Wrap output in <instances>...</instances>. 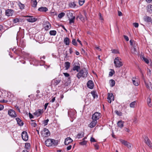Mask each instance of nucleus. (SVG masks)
<instances>
[{"mask_svg": "<svg viewBox=\"0 0 152 152\" xmlns=\"http://www.w3.org/2000/svg\"><path fill=\"white\" fill-rule=\"evenodd\" d=\"M88 74L87 71L86 69H84L81 70L77 74V76L79 79L81 77L85 78L87 77Z\"/></svg>", "mask_w": 152, "mask_h": 152, "instance_id": "obj_1", "label": "nucleus"}, {"mask_svg": "<svg viewBox=\"0 0 152 152\" xmlns=\"http://www.w3.org/2000/svg\"><path fill=\"white\" fill-rule=\"evenodd\" d=\"M45 144L48 147L53 145H56L58 144V141L53 139H47L45 142Z\"/></svg>", "mask_w": 152, "mask_h": 152, "instance_id": "obj_2", "label": "nucleus"}, {"mask_svg": "<svg viewBox=\"0 0 152 152\" xmlns=\"http://www.w3.org/2000/svg\"><path fill=\"white\" fill-rule=\"evenodd\" d=\"M114 63L116 67H120L123 65L121 59L118 57H116L115 58Z\"/></svg>", "mask_w": 152, "mask_h": 152, "instance_id": "obj_3", "label": "nucleus"}, {"mask_svg": "<svg viewBox=\"0 0 152 152\" xmlns=\"http://www.w3.org/2000/svg\"><path fill=\"white\" fill-rule=\"evenodd\" d=\"M41 135L44 137H46L49 136L50 134V132L49 130L45 128L41 131Z\"/></svg>", "mask_w": 152, "mask_h": 152, "instance_id": "obj_4", "label": "nucleus"}, {"mask_svg": "<svg viewBox=\"0 0 152 152\" xmlns=\"http://www.w3.org/2000/svg\"><path fill=\"white\" fill-rule=\"evenodd\" d=\"M101 114L98 112H96L92 116V120H95L97 121L100 118V115Z\"/></svg>", "mask_w": 152, "mask_h": 152, "instance_id": "obj_5", "label": "nucleus"}, {"mask_svg": "<svg viewBox=\"0 0 152 152\" xmlns=\"http://www.w3.org/2000/svg\"><path fill=\"white\" fill-rule=\"evenodd\" d=\"M22 137L24 141H27L28 139V136L27 133L26 131H23L22 133Z\"/></svg>", "mask_w": 152, "mask_h": 152, "instance_id": "obj_6", "label": "nucleus"}, {"mask_svg": "<svg viewBox=\"0 0 152 152\" xmlns=\"http://www.w3.org/2000/svg\"><path fill=\"white\" fill-rule=\"evenodd\" d=\"M108 94V95L107 98L108 101L109 103H110L112 101L114 100V97L112 93H109Z\"/></svg>", "mask_w": 152, "mask_h": 152, "instance_id": "obj_7", "label": "nucleus"}, {"mask_svg": "<svg viewBox=\"0 0 152 152\" xmlns=\"http://www.w3.org/2000/svg\"><path fill=\"white\" fill-rule=\"evenodd\" d=\"M8 114L12 117H15L17 116L15 111L12 109H10L8 110Z\"/></svg>", "mask_w": 152, "mask_h": 152, "instance_id": "obj_8", "label": "nucleus"}, {"mask_svg": "<svg viewBox=\"0 0 152 152\" xmlns=\"http://www.w3.org/2000/svg\"><path fill=\"white\" fill-rule=\"evenodd\" d=\"M13 13V11L11 9H7L5 11V15L8 17L12 16Z\"/></svg>", "mask_w": 152, "mask_h": 152, "instance_id": "obj_9", "label": "nucleus"}, {"mask_svg": "<svg viewBox=\"0 0 152 152\" xmlns=\"http://www.w3.org/2000/svg\"><path fill=\"white\" fill-rule=\"evenodd\" d=\"M144 140L145 143L148 145V146L150 147L151 146V143L150 140L146 136L144 137Z\"/></svg>", "mask_w": 152, "mask_h": 152, "instance_id": "obj_10", "label": "nucleus"}, {"mask_svg": "<svg viewBox=\"0 0 152 152\" xmlns=\"http://www.w3.org/2000/svg\"><path fill=\"white\" fill-rule=\"evenodd\" d=\"M88 87L90 89H93L94 87V83L92 80H89L87 83Z\"/></svg>", "mask_w": 152, "mask_h": 152, "instance_id": "obj_11", "label": "nucleus"}, {"mask_svg": "<svg viewBox=\"0 0 152 152\" xmlns=\"http://www.w3.org/2000/svg\"><path fill=\"white\" fill-rule=\"evenodd\" d=\"M27 17L29 18H28L26 20L29 22L33 23L35 22L37 20V18H33L32 16H27Z\"/></svg>", "mask_w": 152, "mask_h": 152, "instance_id": "obj_12", "label": "nucleus"}, {"mask_svg": "<svg viewBox=\"0 0 152 152\" xmlns=\"http://www.w3.org/2000/svg\"><path fill=\"white\" fill-rule=\"evenodd\" d=\"M124 121L121 120L117 122L118 127L121 129H122L124 126Z\"/></svg>", "mask_w": 152, "mask_h": 152, "instance_id": "obj_13", "label": "nucleus"}, {"mask_svg": "<svg viewBox=\"0 0 152 152\" xmlns=\"http://www.w3.org/2000/svg\"><path fill=\"white\" fill-rule=\"evenodd\" d=\"M73 141L72 140L70 137H68L65 140L64 143L66 145H68Z\"/></svg>", "mask_w": 152, "mask_h": 152, "instance_id": "obj_14", "label": "nucleus"}, {"mask_svg": "<svg viewBox=\"0 0 152 152\" xmlns=\"http://www.w3.org/2000/svg\"><path fill=\"white\" fill-rule=\"evenodd\" d=\"M97 121L95 120H92V122L89 125V126L91 128H93L95 126L97 123Z\"/></svg>", "mask_w": 152, "mask_h": 152, "instance_id": "obj_15", "label": "nucleus"}, {"mask_svg": "<svg viewBox=\"0 0 152 152\" xmlns=\"http://www.w3.org/2000/svg\"><path fill=\"white\" fill-rule=\"evenodd\" d=\"M43 112L42 110H38L34 113V115L37 116H40Z\"/></svg>", "mask_w": 152, "mask_h": 152, "instance_id": "obj_16", "label": "nucleus"}, {"mask_svg": "<svg viewBox=\"0 0 152 152\" xmlns=\"http://www.w3.org/2000/svg\"><path fill=\"white\" fill-rule=\"evenodd\" d=\"M38 10L40 12H46L48 11V9L45 7H41L39 8Z\"/></svg>", "mask_w": 152, "mask_h": 152, "instance_id": "obj_17", "label": "nucleus"}, {"mask_svg": "<svg viewBox=\"0 0 152 152\" xmlns=\"http://www.w3.org/2000/svg\"><path fill=\"white\" fill-rule=\"evenodd\" d=\"M64 42L66 45H69L70 43V40L69 39L68 37H66L64 39Z\"/></svg>", "mask_w": 152, "mask_h": 152, "instance_id": "obj_18", "label": "nucleus"}, {"mask_svg": "<svg viewBox=\"0 0 152 152\" xmlns=\"http://www.w3.org/2000/svg\"><path fill=\"white\" fill-rule=\"evenodd\" d=\"M16 121H17L18 124L20 126H22L23 123L22 121L18 118H16Z\"/></svg>", "mask_w": 152, "mask_h": 152, "instance_id": "obj_19", "label": "nucleus"}, {"mask_svg": "<svg viewBox=\"0 0 152 152\" xmlns=\"http://www.w3.org/2000/svg\"><path fill=\"white\" fill-rule=\"evenodd\" d=\"M31 2L32 7H36L37 3L36 0H31Z\"/></svg>", "mask_w": 152, "mask_h": 152, "instance_id": "obj_20", "label": "nucleus"}, {"mask_svg": "<svg viewBox=\"0 0 152 152\" xmlns=\"http://www.w3.org/2000/svg\"><path fill=\"white\" fill-rule=\"evenodd\" d=\"M46 25L45 26V29L46 30H48L51 28V24L48 21L46 22Z\"/></svg>", "mask_w": 152, "mask_h": 152, "instance_id": "obj_21", "label": "nucleus"}, {"mask_svg": "<svg viewBox=\"0 0 152 152\" xmlns=\"http://www.w3.org/2000/svg\"><path fill=\"white\" fill-rule=\"evenodd\" d=\"M61 80H54L53 81V85L56 86L57 85L61 82Z\"/></svg>", "mask_w": 152, "mask_h": 152, "instance_id": "obj_22", "label": "nucleus"}, {"mask_svg": "<svg viewBox=\"0 0 152 152\" xmlns=\"http://www.w3.org/2000/svg\"><path fill=\"white\" fill-rule=\"evenodd\" d=\"M144 20L145 21L148 22H150L151 21V18L148 16H146L144 17Z\"/></svg>", "mask_w": 152, "mask_h": 152, "instance_id": "obj_23", "label": "nucleus"}, {"mask_svg": "<svg viewBox=\"0 0 152 152\" xmlns=\"http://www.w3.org/2000/svg\"><path fill=\"white\" fill-rule=\"evenodd\" d=\"M132 52L134 54H137L138 53V51L137 48H131Z\"/></svg>", "mask_w": 152, "mask_h": 152, "instance_id": "obj_24", "label": "nucleus"}, {"mask_svg": "<svg viewBox=\"0 0 152 152\" xmlns=\"http://www.w3.org/2000/svg\"><path fill=\"white\" fill-rule=\"evenodd\" d=\"M109 83L110 84V86L111 87H113L114 86L115 84V82L114 80L113 79H111L110 80Z\"/></svg>", "mask_w": 152, "mask_h": 152, "instance_id": "obj_25", "label": "nucleus"}, {"mask_svg": "<svg viewBox=\"0 0 152 152\" xmlns=\"http://www.w3.org/2000/svg\"><path fill=\"white\" fill-rule=\"evenodd\" d=\"M141 58L146 63L148 64L149 63L148 60L147 58H145V56L143 55L140 56Z\"/></svg>", "mask_w": 152, "mask_h": 152, "instance_id": "obj_26", "label": "nucleus"}, {"mask_svg": "<svg viewBox=\"0 0 152 152\" xmlns=\"http://www.w3.org/2000/svg\"><path fill=\"white\" fill-rule=\"evenodd\" d=\"M79 18L82 21H83L84 20V18L83 16L80 14H79L76 18V19L78 20V18Z\"/></svg>", "mask_w": 152, "mask_h": 152, "instance_id": "obj_27", "label": "nucleus"}, {"mask_svg": "<svg viewBox=\"0 0 152 152\" xmlns=\"http://www.w3.org/2000/svg\"><path fill=\"white\" fill-rule=\"evenodd\" d=\"M75 16H74L73 18L69 19V23L70 24H74L75 22Z\"/></svg>", "mask_w": 152, "mask_h": 152, "instance_id": "obj_28", "label": "nucleus"}, {"mask_svg": "<svg viewBox=\"0 0 152 152\" xmlns=\"http://www.w3.org/2000/svg\"><path fill=\"white\" fill-rule=\"evenodd\" d=\"M148 11L150 13H152V5L150 4L148 6Z\"/></svg>", "mask_w": 152, "mask_h": 152, "instance_id": "obj_29", "label": "nucleus"}, {"mask_svg": "<svg viewBox=\"0 0 152 152\" xmlns=\"http://www.w3.org/2000/svg\"><path fill=\"white\" fill-rule=\"evenodd\" d=\"M91 94L92 96H93L94 99H95L96 98H97L98 96L96 92L94 91H92Z\"/></svg>", "mask_w": 152, "mask_h": 152, "instance_id": "obj_30", "label": "nucleus"}, {"mask_svg": "<svg viewBox=\"0 0 152 152\" xmlns=\"http://www.w3.org/2000/svg\"><path fill=\"white\" fill-rule=\"evenodd\" d=\"M80 67L79 66L75 65L73 67V70L74 71L76 70L77 72H78L79 70L80 69Z\"/></svg>", "mask_w": 152, "mask_h": 152, "instance_id": "obj_31", "label": "nucleus"}, {"mask_svg": "<svg viewBox=\"0 0 152 152\" xmlns=\"http://www.w3.org/2000/svg\"><path fill=\"white\" fill-rule=\"evenodd\" d=\"M145 84L146 88L148 89H150V87H152V86L150 82L146 83L145 82Z\"/></svg>", "mask_w": 152, "mask_h": 152, "instance_id": "obj_32", "label": "nucleus"}, {"mask_svg": "<svg viewBox=\"0 0 152 152\" xmlns=\"http://www.w3.org/2000/svg\"><path fill=\"white\" fill-rule=\"evenodd\" d=\"M70 63L69 62H66L65 63V67L66 69H68L69 67Z\"/></svg>", "mask_w": 152, "mask_h": 152, "instance_id": "obj_33", "label": "nucleus"}, {"mask_svg": "<svg viewBox=\"0 0 152 152\" xmlns=\"http://www.w3.org/2000/svg\"><path fill=\"white\" fill-rule=\"evenodd\" d=\"M67 15L69 19L73 18V17L74 16H73L72 13L70 12H67Z\"/></svg>", "mask_w": 152, "mask_h": 152, "instance_id": "obj_34", "label": "nucleus"}, {"mask_svg": "<svg viewBox=\"0 0 152 152\" xmlns=\"http://www.w3.org/2000/svg\"><path fill=\"white\" fill-rule=\"evenodd\" d=\"M136 104V101H134L132 102L130 104V107L131 108H134L135 105Z\"/></svg>", "mask_w": 152, "mask_h": 152, "instance_id": "obj_35", "label": "nucleus"}, {"mask_svg": "<svg viewBox=\"0 0 152 152\" xmlns=\"http://www.w3.org/2000/svg\"><path fill=\"white\" fill-rule=\"evenodd\" d=\"M18 5L20 7V9H23L25 7L24 5L21 3L20 2L18 3Z\"/></svg>", "mask_w": 152, "mask_h": 152, "instance_id": "obj_36", "label": "nucleus"}, {"mask_svg": "<svg viewBox=\"0 0 152 152\" xmlns=\"http://www.w3.org/2000/svg\"><path fill=\"white\" fill-rule=\"evenodd\" d=\"M84 135V133L83 132H82L80 133H79L77 135V137L78 139H80L82 138Z\"/></svg>", "mask_w": 152, "mask_h": 152, "instance_id": "obj_37", "label": "nucleus"}, {"mask_svg": "<svg viewBox=\"0 0 152 152\" xmlns=\"http://www.w3.org/2000/svg\"><path fill=\"white\" fill-rule=\"evenodd\" d=\"M49 33L51 35L55 36L56 34V31L55 30H52L50 31Z\"/></svg>", "mask_w": 152, "mask_h": 152, "instance_id": "obj_38", "label": "nucleus"}, {"mask_svg": "<svg viewBox=\"0 0 152 152\" xmlns=\"http://www.w3.org/2000/svg\"><path fill=\"white\" fill-rule=\"evenodd\" d=\"M65 15V13L64 12H62L59 13L58 15V17L59 18H61L63 17Z\"/></svg>", "mask_w": 152, "mask_h": 152, "instance_id": "obj_39", "label": "nucleus"}, {"mask_svg": "<svg viewBox=\"0 0 152 152\" xmlns=\"http://www.w3.org/2000/svg\"><path fill=\"white\" fill-rule=\"evenodd\" d=\"M69 6L71 8H74L76 6V4L74 2H72L69 4Z\"/></svg>", "mask_w": 152, "mask_h": 152, "instance_id": "obj_40", "label": "nucleus"}, {"mask_svg": "<svg viewBox=\"0 0 152 152\" xmlns=\"http://www.w3.org/2000/svg\"><path fill=\"white\" fill-rule=\"evenodd\" d=\"M147 104L148 106L149 107H151L152 105L151 104V99L150 97H148L147 100Z\"/></svg>", "mask_w": 152, "mask_h": 152, "instance_id": "obj_41", "label": "nucleus"}, {"mask_svg": "<svg viewBox=\"0 0 152 152\" xmlns=\"http://www.w3.org/2000/svg\"><path fill=\"white\" fill-rule=\"evenodd\" d=\"M120 142L123 144L125 146L127 145V144L128 143V142L124 140L121 139L120 140Z\"/></svg>", "mask_w": 152, "mask_h": 152, "instance_id": "obj_42", "label": "nucleus"}, {"mask_svg": "<svg viewBox=\"0 0 152 152\" xmlns=\"http://www.w3.org/2000/svg\"><path fill=\"white\" fill-rule=\"evenodd\" d=\"M20 19L18 18H15L13 20V22L14 23H16L20 22Z\"/></svg>", "mask_w": 152, "mask_h": 152, "instance_id": "obj_43", "label": "nucleus"}, {"mask_svg": "<svg viewBox=\"0 0 152 152\" xmlns=\"http://www.w3.org/2000/svg\"><path fill=\"white\" fill-rule=\"evenodd\" d=\"M83 140V141L82 142L79 143V144H80V145H86L87 143V141H86L85 140Z\"/></svg>", "mask_w": 152, "mask_h": 152, "instance_id": "obj_44", "label": "nucleus"}, {"mask_svg": "<svg viewBox=\"0 0 152 152\" xmlns=\"http://www.w3.org/2000/svg\"><path fill=\"white\" fill-rule=\"evenodd\" d=\"M85 0H79V4L80 6H82L85 2Z\"/></svg>", "mask_w": 152, "mask_h": 152, "instance_id": "obj_45", "label": "nucleus"}, {"mask_svg": "<svg viewBox=\"0 0 152 152\" xmlns=\"http://www.w3.org/2000/svg\"><path fill=\"white\" fill-rule=\"evenodd\" d=\"M72 44L75 45L77 46V42L76 41V40L75 39H73L72 41Z\"/></svg>", "mask_w": 152, "mask_h": 152, "instance_id": "obj_46", "label": "nucleus"}, {"mask_svg": "<svg viewBox=\"0 0 152 152\" xmlns=\"http://www.w3.org/2000/svg\"><path fill=\"white\" fill-rule=\"evenodd\" d=\"M132 81L133 83L135 86H137L139 85L138 83L135 80H134L133 78V79L132 80Z\"/></svg>", "mask_w": 152, "mask_h": 152, "instance_id": "obj_47", "label": "nucleus"}, {"mask_svg": "<svg viewBox=\"0 0 152 152\" xmlns=\"http://www.w3.org/2000/svg\"><path fill=\"white\" fill-rule=\"evenodd\" d=\"M30 146V144L29 143H26L25 144V147L27 149H28L29 148Z\"/></svg>", "mask_w": 152, "mask_h": 152, "instance_id": "obj_48", "label": "nucleus"}, {"mask_svg": "<svg viewBox=\"0 0 152 152\" xmlns=\"http://www.w3.org/2000/svg\"><path fill=\"white\" fill-rule=\"evenodd\" d=\"M49 121V120L48 119H47V120H46L44 121L43 124L44 125V126H45L48 124V123Z\"/></svg>", "mask_w": 152, "mask_h": 152, "instance_id": "obj_49", "label": "nucleus"}, {"mask_svg": "<svg viewBox=\"0 0 152 152\" xmlns=\"http://www.w3.org/2000/svg\"><path fill=\"white\" fill-rule=\"evenodd\" d=\"M116 113L119 116H121L122 115V113L121 112H118V111L116 110L115 111Z\"/></svg>", "mask_w": 152, "mask_h": 152, "instance_id": "obj_50", "label": "nucleus"}, {"mask_svg": "<svg viewBox=\"0 0 152 152\" xmlns=\"http://www.w3.org/2000/svg\"><path fill=\"white\" fill-rule=\"evenodd\" d=\"M114 73V71H113L110 72H109V76H112Z\"/></svg>", "mask_w": 152, "mask_h": 152, "instance_id": "obj_51", "label": "nucleus"}, {"mask_svg": "<svg viewBox=\"0 0 152 152\" xmlns=\"http://www.w3.org/2000/svg\"><path fill=\"white\" fill-rule=\"evenodd\" d=\"M147 74L149 76L151 75V70L149 69H147Z\"/></svg>", "mask_w": 152, "mask_h": 152, "instance_id": "obj_52", "label": "nucleus"}, {"mask_svg": "<svg viewBox=\"0 0 152 152\" xmlns=\"http://www.w3.org/2000/svg\"><path fill=\"white\" fill-rule=\"evenodd\" d=\"M133 26L136 28H137L138 27L139 24L138 23H133Z\"/></svg>", "mask_w": 152, "mask_h": 152, "instance_id": "obj_53", "label": "nucleus"}, {"mask_svg": "<svg viewBox=\"0 0 152 152\" xmlns=\"http://www.w3.org/2000/svg\"><path fill=\"white\" fill-rule=\"evenodd\" d=\"M129 42L130 45L132 46L133 45V43H134V42H135L134 41L132 40H130Z\"/></svg>", "mask_w": 152, "mask_h": 152, "instance_id": "obj_54", "label": "nucleus"}, {"mask_svg": "<svg viewBox=\"0 0 152 152\" xmlns=\"http://www.w3.org/2000/svg\"><path fill=\"white\" fill-rule=\"evenodd\" d=\"M90 141L91 142H96V140L93 137H91Z\"/></svg>", "mask_w": 152, "mask_h": 152, "instance_id": "obj_55", "label": "nucleus"}, {"mask_svg": "<svg viewBox=\"0 0 152 152\" xmlns=\"http://www.w3.org/2000/svg\"><path fill=\"white\" fill-rule=\"evenodd\" d=\"M112 52L113 53H119L118 51L117 50H115V49H114V50H113L112 51Z\"/></svg>", "mask_w": 152, "mask_h": 152, "instance_id": "obj_56", "label": "nucleus"}, {"mask_svg": "<svg viewBox=\"0 0 152 152\" xmlns=\"http://www.w3.org/2000/svg\"><path fill=\"white\" fill-rule=\"evenodd\" d=\"M63 74L64 76L66 77H68L70 76L69 74L67 73H64Z\"/></svg>", "mask_w": 152, "mask_h": 152, "instance_id": "obj_57", "label": "nucleus"}, {"mask_svg": "<svg viewBox=\"0 0 152 152\" xmlns=\"http://www.w3.org/2000/svg\"><path fill=\"white\" fill-rule=\"evenodd\" d=\"M94 147L96 149H98L99 148V146L97 144L94 145Z\"/></svg>", "mask_w": 152, "mask_h": 152, "instance_id": "obj_58", "label": "nucleus"}, {"mask_svg": "<svg viewBox=\"0 0 152 152\" xmlns=\"http://www.w3.org/2000/svg\"><path fill=\"white\" fill-rule=\"evenodd\" d=\"M137 45L136 42H134V43H133V45L132 46V48H137Z\"/></svg>", "mask_w": 152, "mask_h": 152, "instance_id": "obj_59", "label": "nucleus"}, {"mask_svg": "<svg viewBox=\"0 0 152 152\" xmlns=\"http://www.w3.org/2000/svg\"><path fill=\"white\" fill-rule=\"evenodd\" d=\"M126 146L128 148H131V144L129 142L127 144V145H126Z\"/></svg>", "mask_w": 152, "mask_h": 152, "instance_id": "obj_60", "label": "nucleus"}, {"mask_svg": "<svg viewBox=\"0 0 152 152\" xmlns=\"http://www.w3.org/2000/svg\"><path fill=\"white\" fill-rule=\"evenodd\" d=\"M99 19L102 20V21H103L104 19L103 18L102 16L101 15V14L100 13H99Z\"/></svg>", "mask_w": 152, "mask_h": 152, "instance_id": "obj_61", "label": "nucleus"}, {"mask_svg": "<svg viewBox=\"0 0 152 152\" xmlns=\"http://www.w3.org/2000/svg\"><path fill=\"white\" fill-rule=\"evenodd\" d=\"M124 38L125 39L126 41H128L129 40V38L126 35H124Z\"/></svg>", "mask_w": 152, "mask_h": 152, "instance_id": "obj_62", "label": "nucleus"}, {"mask_svg": "<svg viewBox=\"0 0 152 152\" xmlns=\"http://www.w3.org/2000/svg\"><path fill=\"white\" fill-rule=\"evenodd\" d=\"M31 125L32 126L35 127L37 126V124L35 122H32L31 123Z\"/></svg>", "mask_w": 152, "mask_h": 152, "instance_id": "obj_63", "label": "nucleus"}, {"mask_svg": "<svg viewBox=\"0 0 152 152\" xmlns=\"http://www.w3.org/2000/svg\"><path fill=\"white\" fill-rule=\"evenodd\" d=\"M72 147V146L71 145H69L67 147V148H66L67 150H70L71 148Z\"/></svg>", "mask_w": 152, "mask_h": 152, "instance_id": "obj_64", "label": "nucleus"}]
</instances>
